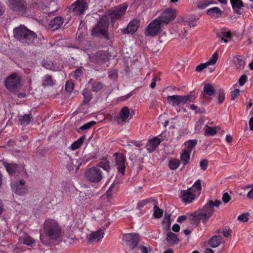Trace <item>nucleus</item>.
I'll return each mask as SVG.
<instances>
[{
  "label": "nucleus",
  "instance_id": "864d4df0",
  "mask_svg": "<svg viewBox=\"0 0 253 253\" xmlns=\"http://www.w3.org/2000/svg\"><path fill=\"white\" fill-rule=\"evenodd\" d=\"M86 34V31L84 30V31H82L81 29L79 28L78 32L77 33V36L79 41H82L84 38L85 37Z\"/></svg>",
  "mask_w": 253,
  "mask_h": 253
},
{
  "label": "nucleus",
  "instance_id": "5fc2aeb1",
  "mask_svg": "<svg viewBox=\"0 0 253 253\" xmlns=\"http://www.w3.org/2000/svg\"><path fill=\"white\" fill-rule=\"evenodd\" d=\"M73 88L74 84L73 82L71 81H67L65 85V89L69 92H71L73 90Z\"/></svg>",
  "mask_w": 253,
  "mask_h": 253
},
{
  "label": "nucleus",
  "instance_id": "6e6552de",
  "mask_svg": "<svg viewBox=\"0 0 253 253\" xmlns=\"http://www.w3.org/2000/svg\"><path fill=\"white\" fill-rule=\"evenodd\" d=\"M162 25L157 19L154 20L146 27L145 30V35L152 37L156 36L161 32Z\"/></svg>",
  "mask_w": 253,
  "mask_h": 253
},
{
  "label": "nucleus",
  "instance_id": "79ce46f5",
  "mask_svg": "<svg viewBox=\"0 0 253 253\" xmlns=\"http://www.w3.org/2000/svg\"><path fill=\"white\" fill-rule=\"evenodd\" d=\"M235 64L237 68L241 70L243 69L245 66V62L243 58L241 56H237L236 57V61H235Z\"/></svg>",
  "mask_w": 253,
  "mask_h": 253
},
{
  "label": "nucleus",
  "instance_id": "473e14b6",
  "mask_svg": "<svg viewBox=\"0 0 253 253\" xmlns=\"http://www.w3.org/2000/svg\"><path fill=\"white\" fill-rule=\"evenodd\" d=\"M189 189H190L191 191H192L194 193H196V196L199 195L202 189L201 180L200 179L197 180L194 183L193 186L189 188Z\"/></svg>",
  "mask_w": 253,
  "mask_h": 253
},
{
  "label": "nucleus",
  "instance_id": "f8f14e48",
  "mask_svg": "<svg viewBox=\"0 0 253 253\" xmlns=\"http://www.w3.org/2000/svg\"><path fill=\"white\" fill-rule=\"evenodd\" d=\"M71 8L75 15H80L87 8V4L84 0H77L72 4Z\"/></svg>",
  "mask_w": 253,
  "mask_h": 253
},
{
  "label": "nucleus",
  "instance_id": "a18cd8bd",
  "mask_svg": "<svg viewBox=\"0 0 253 253\" xmlns=\"http://www.w3.org/2000/svg\"><path fill=\"white\" fill-rule=\"evenodd\" d=\"M96 124V122L94 121H90L87 123L85 124L84 125L81 126L80 128H79L77 131L78 132H80V130H87L90 128L92 126Z\"/></svg>",
  "mask_w": 253,
  "mask_h": 253
},
{
  "label": "nucleus",
  "instance_id": "58836bf2",
  "mask_svg": "<svg viewBox=\"0 0 253 253\" xmlns=\"http://www.w3.org/2000/svg\"><path fill=\"white\" fill-rule=\"evenodd\" d=\"M85 138V135L81 136L78 140L74 142L71 146L72 150H75L79 148L83 143Z\"/></svg>",
  "mask_w": 253,
  "mask_h": 253
},
{
  "label": "nucleus",
  "instance_id": "2f4dec72",
  "mask_svg": "<svg viewBox=\"0 0 253 253\" xmlns=\"http://www.w3.org/2000/svg\"><path fill=\"white\" fill-rule=\"evenodd\" d=\"M19 124L21 126H25L28 125L31 119L30 115H24L23 116H18Z\"/></svg>",
  "mask_w": 253,
  "mask_h": 253
},
{
  "label": "nucleus",
  "instance_id": "69168bd1",
  "mask_svg": "<svg viewBox=\"0 0 253 253\" xmlns=\"http://www.w3.org/2000/svg\"><path fill=\"white\" fill-rule=\"evenodd\" d=\"M209 4L210 3L207 1H202L198 3V7L199 8L203 9L207 7Z\"/></svg>",
  "mask_w": 253,
  "mask_h": 253
},
{
  "label": "nucleus",
  "instance_id": "b1692460",
  "mask_svg": "<svg viewBox=\"0 0 253 253\" xmlns=\"http://www.w3.org/2000/svg\"><path fill=\"white\" fill-rule=\"evenodd\" d=\"M55 82L51 75H46L42 79V85L43 87L52 86L55 84Z\"/></svg>",
  "mask_w": 253,
  "mask_h": 253
},
{
  "label": "nucleus",
  "instance_id": "3c124183",
  "mask_svg": "<svg viewBox=\"0 0 253 253\" xmlns=\"http://www.w3.org/2000/svg\"><path fill=\"white\" fill-rule=\"evenodd\" d=\"M250 214L248 212H245L239 215L237 219L240 222H246L249 220Z\"/></svg>",
  "mask_w": 253,
  "mask_h": 253
},
{
  "label": "nucleus",
  "instance_id": "a19ab883",
  "mask_svg": "<svg viewBox=\"0 0 253 253\" xmlns=\"http://www.w3.org/2000/svg\"><path fill=\"white\" fill-rule=\"evenodd\" d=\"M31 84V80L29 78H27L24 81L17 77V90L20 88L21 86H23L25 84H27L29 85V87L30 88V85Z\"/></svg>",
  "mask_w": 253,
  "mask_h": 253
},
{
  "label": "nucleus",
  "instance_id": "338daca9",
  "mask_svg": "<svg viewBox=\"0 0 253 253\" xmlns=\"http://www.w3.org/2000/svg\"><path fill=\"white\" fill-rule=\"evenodd\" d=\"M141 253H148V249L145 246H139L138 247Z\"/></svg>",
  "mask_w": 253,
  "mask_h": 253
},
{
  "label": "nucleus",
  "instance_id": "774afa93",
  "mask_svg": "<svg viewBox=\"0 0 253 253\" xmlns=\"http://www.w3.org/2000/svg\"><path fill=\"white\" fill-rule=\"evenodd\" d=\"M172 229L174 232H177L180 230V226L177 224H175L173 225Z\"/></svg>",
  "mask_w": 253,
  "mask_h": 253
},
{
  "label": "nucleus",
  "instance_id": "bf43d9fd",
  "mask_svg": "<svg viewBox=\"0 0 253 253\" xmlns=\"http://www.w3.org/2000/svg\"><path fill=\"white\" fill-rule=\"evenodd\" d=\"M208 165V161L206 159H204L200 161V166L202 169L205 170Z\"/></svg>",
  "mask_w": 253,
  "mask_h": 253
},
{
  "label": "nucleus",
  "instance_id": "de8ad7c7",
  "mask_svg": "<svg viewBox=\"0 0 253 253\" xmlns=\"http://www.w3.org/2000/svg\"><path fill=\"white\" fill-rule=\"evenodd\" d=\"M218 58V53L216 51L211 56L210 60L206 63L208 64V65H213L215 64Z\"/></svg>",
  "mask_w": 253,
  "mask_h": 253
},
{
  "label": "nucleus",
  "instance_id": "20e7f679",
  "mask_svg": "<svg viewBox=\"0 0 253 253\" xmlns=\"http://www.w3.org/2000/svg\"><path fill=\"white\" fill-rule=\"evenodd\" d=\"M109 25V22L106 18H101L97 25L92 29V35L96 37L103 36L107 38Z\"/></svg>",
  "mask_w": 253,
  "mask_h": 253
},
{
  "label": "nucleus",
  "instance_id": "5701e85b",
  "mask_svg": "<svg viewBox=\"0 0 253 253\" xmlns=\"http://www.w3.org/2000/svg\"><path fill=\"white\" fill-rule=\"evenodd\" d=\"M110 56L107 51H99L95 54V58L96 62H104L108 60Z\"/></svg>",
  "mask_w": 253,
  "mask_h": 253
},
{
  "label": "nucleus",
  "instance_id": "f257e3e1",
  "mask_svg": "<svg viewBox=\"0 0 253 253\" xmlns=\"http://www.w3.org/2000/svg\"><path fill=\"white\" fill-rule=\"evenodd\" d=\"M221 202L219 200L209 201L202 209L194 212L191 214L192 216V222L198 224L200 221L206 222L213 214L214 207H218Z\"/></svg>",
  "mask_w": 253,
  "mask_h": 253
},
{
  "label": "nucleus",
  "instance_id": "dca6fc26",
  "mask_svg": "<svg viewBox=\"0 0 253 253\" xmlns=\"http://www.w3.org/2000/svg\"><path fill=\"white\" fill-rule=\"evenodd\" d=\"M104 235V232L102 230H98L92 232L88 237V241L91 243H96L101 240Z\"/></svg>",
  "mask_w": 253,
  "mask_h": 253
},
{
  "label": "nucleus",
  "instance_id": "09e8293b",
  "mask_svg": "<svg viewBox=\"0 0 253 253\" xmlns=\"http://www.w3.org/2000/svg\"><path fill=\"white\" fill-rule=\"evenodd\" d=\"M42 65L44 68L50 70H54V66L53 64L49 60H44L42 62Z\"/></svg>",
  "mask_w": 253,
  "mask_h": 253
},
{
  "label": "nucleus",
  "instance_id": "6e6d98bb",
  "mask_svg": "<svg viewBox=\"0 0 253 253\" xmlns=\"http://www.w3.org/2000/svg\"><path fill=\"white\" fill-rule=\"evenodd\" d=\"M208 66H209L208 64H207L206 62L204 63H202L196 67L195 71L198 72H202Z\"/></svg>",
  "mask_w": 253,
  "mask_h": 253
},
{
  "label": "nucleus",
  "instance_id": "8fccbe9b",
  "mask_svg": "<svg viewBox=\"0 0 253 253\" xmlns=\"http://www.w3.org/2000/svg\"><path fill=\"white\" fill-rule=\"evenodd\" d=\"M103 87V85L101 82H95L91 85L93 91H99L102 89Z\"/></svg>",
  "mask_w": 253,
  "mask_h": 253
},
{
  "label": "nucleus",
  "instance_id": "c9c22d12",
  "mask_svg": "<svg viewBox=\"0 0 253 253\" xmlns=\"http://www.w3.org/2000/svg\"><path fill=\"white\" fill-rule=\"evenodd\" d=\"M190 153V152H188L187 150H182L180 156V160L184 166L186 165L189 163Z\"/></svg>",
  "mask_w": 253,
  "mask_h": 253
},
{
  "label": "nucleus",
  "instance_id": "ea45409f",
  "mask_svg": "<svg viewBox=\"0 0 253 253\" xmlns=\"http://www.w3.org/2000/svg\"><path fill=\"white\" fill-rule=\"evenodd\" d=\"M204 92L208 95L211 96L214 94V88L211 84H207L204 86Z\"/></svg>",
  "mask_w": 253,
  "mask_h": 253
},
{
  "label": "nucleus",
  "instance_id": "a211bd4d",
  "mask_svg": "<svg viewBox=\"0 0 253 253\" xmlns=\"http://www.w3.org/2000/svg\"><path fill=\"white\" fill-rule=\"evenodd\" d=\"M161 141L160 138L155 137L150 140L146 144V148L149 153H152L160 144Z\"/></svg>",
  "mask_w": 253,
  "mask_h": 253
},
{
  "label": "nucleus",
  "instance_id": "c756f323",
  "mask_svg": "<svg viewBox=\"0 0 253 253\" xmlns=\"http://www.w3.org/2000/svg\"><path fill=\"white\" fill-rule=\"evenodd\" d=\"M221 240L222 238L221 236H214L209 240V243L212 248H216L220 245Z\"/></svg>",
  "mask_w": 253,
  "mask_h": 253
},
{
  "label": "nucleus",
  "instance_id": "ddd939ff",
  "mask_svg": "<svg viewBox=\"0 0 253 253\" xmlns=\"http://www.w3.org/2000/svg\"><path fill=\"white\" fill-rule=\"evenodd\" d=\"M115 163L117 169L120 173L124 175L125 174L126 166H125V158L121 153H116Z\"/></svg>",
  "mask_w": 253,
  "mask_h": 253
},
{
  "label": "nucleus",
  "instance_id": "0e129e2a",
  "mask_svg": "<svg viewBox=\"0 0 253 253\" xmlns=\"http://www.w3.org/2000/svg\"><path fill=\"white\" fill-rule=\"evenodd\" d=\"M240 90L239 89H235L231 92V99L232 100H235V98L238 96L239 94Z\"/></svg>",
  "mask_w": 253,
  "mask_h": 253
},
{
  "label": "nucleus",
  "instance_id": "37998d69",
  "mask_svg": "<svg viewBox=\"0 0 253 253\" xmlns=\"http://www.w3.org/2000/svg\"><path fill=\"white\" fill-rule=\"evenodd\" d=\"M83 68L81 67L74 71L71 75L76 80H80L83 76Z\"/></svg>",
  "mask_w": 253,
  "mask_h": 253
},
{
  "label": "nucleus",
  "instance_id": "2eb2a0df",
  "mask_svg": "<svg viewBox=\"0 0 253 253\" xmlns=\"http://www.w3.org/2000/svg\"><path fill=\"white\" fill-rule=\"evenodd\" d=\"M182 200L186 204L192 203L196 198V194L194 193L190 189L182 190L181 191Z\"/></svg>",
  "mask_w": 253,
  "mask_h": 253
},
{
  "label": "nucleus",
  "instance_id": "9b49d317",
  "mask_svg": "<svg viewBox=\"0 0 253 253\" xmlns=\"http://www.w3.org/2000/svg\"><path fill=\"white\" fill-rule=\"evenodd\" d=\"M33 7L32 3H27L25 0H17V14L26 15Z\"/></svg>",
  "mask_w": 253,
  "mask_h": 253
},
{
  "label": "nucleus",
  "instance_id": "680f3d73",
  "mask_svg": "<svg viewBox=\"0 0 253 253\" xmlns=\"http://www.w3.org/2000/svg\"><path fill=\"white\" fill-rule=\"evenodd\" d=\"M108 76L112 79H116L118 77L117 71L116 70H113L109 71Z\"/></svg>",
  "mask_w": 253,
  "mask_h": 253
},
{
  "label": "nucleus",
  "instance_id": "7ed1b4c3",
  "mask_svg": "<svg viewBox=\"0 0 253 253\" xmlns=\"http://www.w3.org/2000/svg\"><path fill=\"white\" fill-rule=\"evenodd\" d=\"M17 40L22 43L31 44L37 40V35L24 25H21L17 27Z\"/></svg>",
  "mask_w": 253,
  "mask_h": 253
},
{
  "label": "nucleus",
  "instance_id": "c03bdc74",
  "mask_svg": "<svg viewBox=\"0 0 253 253\" xmlns=\"http://www.w3.org/2000/svg\"><path fill=\"white\" fill-rule=\"evenodd\" d=\"M205 135H214L217 132L216 127H212L208 125H206L204 128Z\"/></svg>",
  "mask_w": 253,
  "mask_h": 253
},
{
  "label": "nucleus",
  "instance_id": "052dcab7",
  "mask_svg": "<svg viewBox=\"0 0 253 253\" xmlns=\"http://www.w3.org/2000/svg\"><path fill=\"white\" fill-rule=\"evenodd\" d=\"M247 77L245 75L241 76L238 81V83L241 86L244 85L245 83L247 82Z\"/></svg>",
  "mask_w": 253,
  "mask_h": 253
},
{
  "label": "nucleus",
  "instance_id": "9d476101",
  "mask_svg": "<svg viewBox=\"0 0 253 253\" xmlns=\"http://www.w3.org/2000/svg\"><path fill=\"white\" fill-rule=\"evenodd\" d=\"M149 203H153L154 205V216L157 218H161L163 216V210L159 209V208L158 207V203L156 199L152 198L146 199L144 200L139 202L138 204V206L142 207Z\"/></svg>",
  "mask_w": 253,
  "mask_h": 253
},
{
  "label": "nucleus",
  "instance_id": "f704fd0d",
  "mask_svg": "<svg viewBox=\"0 0 253 253\" xmlns=\"http://www.w3.org/2000/svg\"><path fill=\"white\" fill-rule=\"evenodd\" d=\"M98 166L102 168L103 169L109 172L111 169L110 163L107 158H103L98 163Z\"/></svg>",
  "mask_w": 253,
  "mask_h": 253
},
{
  "label": "nucleus",
  "instance_id": "f3484780",
  "mask_svg": "<svg viewBox=\"0 0 253 253\" xmlns=\"http://www.w3.org/2000/svg\"><path fill=\"white\" fill-rule=\"evenodd\" d=\"M118 188V184L114 182L110 186L109 189L101 197V199L106 200L107 202H110L112 199V195L116 192Z\"/></svg>",
  "mask_w": 253,
  "mask_h": 253
},
{
  "label": "nucleus",
  "instance_id": "4468645a",
  "mask_svg": "<svg viewBox=\"0 0 253 253\" xmlns=\"http://www.w3.org/2000/svg\"><path fill=\"white\" fill-rule=\"evenodd\" d=\"M4 84L7 89L14 92L16 90V73H13L6 78Z\"/></svg>",
  "mask_w": 253,
  "mask_h": 253
},
{
  "label": "nucleus",
  "instance_id": "72a5a7b5",
  "mask_svg": "<svg viewBox=\"0 0 253 253\" xmlns=\"http://www.w3.org/2000/svg\"><path fill=\"white\" fill-rule=\"evenodd\" d=\"M197 143L196 140H189L184 143L185 149L184 150H187L188 152H191L192 149L195 147Z\"/></svg>",
  "mask_w": 253,
  "mask_h": 253
},
{
  "label": "nucleus",
  "instance_id": "c85d7f7f",
  "mask_svg": "<svg viewBox=\"0 0 253 253\" xmlns=\"http://www.w3.org/2000/svg\"><path fill=\"white\" fill-rule=\"evenodd\" d=\"M25 183L24 180H21L19 184H17V195H24L27 192V189L25 186Z\"/></svg>",
  "mask_w": 253,
  "mask_h": 253
},
{
  "label": "nucleus",
  "instance_id": "423d86ee",
  "mask_svg": "<svg viewBox=\"0 0 253 253\" xmlns=\"http://www.w3.org/2000/svg\"><path fill=\"white\" fill-rule=\"evenodd\" d=\"M176 15V10L175 9L168 8L163 11L156 19L162 25L167 24L174 20Z\"/></svg>",
  "mask_w": 253,
  "mask_h": 253
},
{
  "label": "nucleus",
  "instance_id": "4d7b16f0",
  "mask_svg": "<svg viewBox=\"0 0 253 253\" xmlns=\"http://www.w3.org/2000/svg\"><path fill=\"white\" fill-rule=\"evenodd\" d=\"M7 3L10 9L13 11L16 10V0H7Z\"/></svg>",
  "mask_w": 253,
  "mask_h": 253
},
{
  "label": "nucleus",
  "instance_id": "e2e57ef3",
  "mask_svg": "<svg viewBox=\"0 0 253 253\" xmlns=\"http://www.w3.org/2000/svg\"><path fill=\"white\" fill-rule=\"evenodd\" d=\"M222 200L225 203H227L231 200V197L228 193L226 192L223 194Z\"/></svg>",
  "mask_w": 253,
  "mask_h": 253
},
{
  "label": "nucleus",
  "instance_id": "bb28decb",
  "mask_svg": "<svg viewBox=\"0 0 253 253\" xmlns=\"http://www.w3.org/2000/svg\"><path fill=\"white\" fill-rule=\"evenodd\" d=\"M221 10L217 7H214L208 10L207 13L211 18H217L221 15Z\"/></svg>",
  "mask_w": 253,
  "mask_h": 253
},
{
  "label": "nucleus",
  "instance_id": "aec40b11",
  "mask_svg": "<svg viewBox=\"0 0 253 253\" xmlns=\"http://www.w3.org/2000/svg\"><path fill=\"white\" fill-rule=\"evenodd\" d=\"M129 109L127 107L125 106L122 108L120 113L117 115V118L118 119L122 120L124 122H126L131 118V117H130L129 118Z\"/></svg>",
  "mask_w": 253,
  "mask_h": 253
},
{
  "label": "nucleus",
  "instance_id": "a878e982",
  "mask_svg": "<svg viewBox=\"0 0 253 253\" xmlns=\"http://www.w3.org/2000/svg\"><path fill=\"white\" fill-rule=\"evenodd\" d=\"M217 36L225 42H228L232 38L230 31L226 30H222L219 32L217 33Z\"/></svg>",
  "mask_w": 253,
  "mask_h": 253
},
{
  "label": "nucleus",
  "instance_id": "e433bc0d",
  "mask_svg": "<svg viewBox=\"0 0 253 253\" xmlns=\"http://www.w3.org/2000/svg\"><path fill=\"white\" fill-rule=\"evenodd\" d=\"M180 103L184 104L188 102H193L194 99V95H179Z\"/></svg>",
  "mask_w": 253,
  "mask_h": 253
},
{
  "label": "nucleus",
  "instance_id": "6ab92c4d",
  "mask_svg": "<svg viewBox=\"0 0 253 253\" xmlns=\"http://www.w3.org/2000/svg\"><path fill=\"white\" fill-rule=\"evenodd\" d=\"M139 25L138 20H134L129 22L127 27L123 29V33L133 34L136 31Z\"/></svg>",
  "mask_w": 253,
  "mask_h": 253
},
{
  "label": "nucleus",
  "instance_id": "4c0bfd02",
  "mask_svg": "<svg viewBox=\"0 0 253 253\" xmlns=\"http://www.w3.org/2000/svg\"><path fill=\"white\" fill-rule=\"evenodd\" d=\"M233 8L238 12L239 9L244 6V4L241 0H230Z\"/></svg>",
  "mask_w": 253,
  "mask_h": 253
},
{
  "label": "nucleus",
  "instance_id": "393cba45",
  "mask_svg": "<svg viewBox=\"0 0 253 253\" xmlns=\"http://www.w3.org/2000/svg\"><path fill=\"white\" fill-rule=\"evenodd\" d=\"M23 243L27 245H30L34 243V240L28 234L23 233L19 236V243Z\"/></svg>",
  "mask_w": 253,
  "mask_h": 253
},
{
  "label": "nucleus",
  "instance_id": "cd10ccee",
  "mask_svg": "<svg viewBox=\"0 0 253 253\" xmlns=\"http://www.w3.org/2000/svg\"><path fill=\"white\" fill-rule=\"evenodd\" d=\"M168 102L173 106H178L180 104L179 95H173L167 96Z\"/></svg>",
  "mask_w": 253,
  "mask_h": 253
},
{
  "label": "nucleus",
  "instance_id": "0eeeda50",
  "mask_svg": "<svg viewBox=\"0 0 253 253\" xmlns=\"http://www.w3.org/2000/svg\"><path fill=\"white\" fill-rule=\"evenodd\" d=\"M85 176L88 180L92 182H98L103 178L101 170L96 167H92L87 169Z\"/></svg>",
  "mask_w": 253,
  "mask_h": 253
},
{
  "label": "nucleus",
  "instance_id": "13d9d810",
  "mask_svg": "<svg viewBox=\"0 0 253 253\" xmlns=\"http://www.w3.org/2000/svg\"><path fill=\"white\" fill-rule=\"evenodd\" d=\"M225 99V94L223 91L222 89H219V95H218V102L219 104H221L223 102Z\"/></svg>",
  "mask_w": 253,
  "mask_h": 253
},
{
  "label": "nucleus",
  "instance_id": "1a4fd4ad",
  "mask_svg": "<svg viewBox=\"0 0 253 253\" xmlns=\"http://www.w3.org/2000/svg\"><path fill=\"white\" fill-rule=\"evenodd\" d=\"M127 5L124 3L115 7L109 11V15L112 21L118 20L124 15L127 9Z\"/></svg>",
  "mask_w": 253,
  "mask_h": 253
},
{
  "label": "nucleus",
  "instance_id": "49530a36",
  "mask_svg": "<svg viewBox=\"0 0 253 253\" xmlns=\"http://www.w3.org/2000/svg\"><path fill=\"white\" fill-rule=\"evenodd\" d=\"M180 165V162L178 159L171 160L169 162V166L171 169L174 170L178 168Z\"/></svg>",
  "mask_w": 253,
  "mask_h": 253
},
{
  "label": "nucleus",
  "instance_id": "39448f33",
  "mask_svg": "<svg viewBox=\"0 0 253 253\" xmlns=\"http://www.w3.org/2000/svg\"><path fill=\"white\" fill-rule=\"evenodd\" d=\"M139 237L137 233H128L124 234L122 240L126 247L129 250H132L137 246L140 240Z\"/></svg>",
  "mask_w": 253,
  "mask_h": 253
},
{
  "label": "nucleus",
  "instance_id": "412c9836",
  "mask_svg": "<svg viewBox=\"0 0 253 253\" xmlns=\"http://www.w3.org/2000/svg\"><path fill=\"white\" fill-rule=\"evenodd\" d=\"M166 235V240L168 245L171 246L178 243L179 240L175 234L171 231H168Z\"/></svg>",
  "mask_w": 253,
  "mask_h": 253
},
{
  "label": "nucleus",
  "instance_id": "f03ea898",
  "mask_svg": "<svg viewBox=\"0 0 253 253\" xmlns=\"http://www.w3.org/2000/svg\"><path fill=\"white\" fill-rule=\"evenodd\" d=\"M43 233L50 240L56 241L63 234L62 228L58 222L52 219H47L43 224Z\"/></svg>",
  "mask_w": 253,
  "mask_h": 253
},
{
  "label": "nucleus",
  "instance_id": "7c9ffc66",
  "mask_svg": "<svg viewBox=\"0 0 253 253\" xmlns=\"http://www.w3.org/2000/svg\"><path fill=\"white\" fill-rule=\"evenodd\" d=\"M2 165L5 168L9 174H13L15 172L16 166L13 163H8L6 162L3 161L2 163Z\"/></svg>",
  "mask_w": 253,
  "mask_h": 253
},
{
  "label": "nucleus",
  "instance_id": "4be33fe9",
  "mask_svg": "<svg viewBox=\"0 0 253 253\" xmlns=\"http://www.w3.org/2000/svg\"><path fill=\"white\" fill-rule=\"evenodd\" d=\"M63 23V18L61 16H58L50 21L49 26L54 31L58 29L62 25Z\"/></svg>",
  "mask_w": 253,
  "mask_h": 253
},
{
  "label": "nucleus",
  "instance_id": "603ef678",
  "mask_svg": "<svg viewBox=\"0 0 253 253\" xmlns=\"http://www.w3.org/2000/svg\"><path fill=\"white\" fill-rule=\"evenodd\" d=\"M170 214L166 215V216L165 218V220L163 222L164 224H166V225H164L165 226L164 229H165L166 231L169 230V228L170 227L171 222H170Z\"/></svg>",
  "mask_w": 253,
  "mask_h": 253
}]
</instances>
